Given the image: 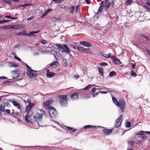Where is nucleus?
<instances>
[{
	"label": "nucleus",
	"instance_id": "nucleus-1",
	"mask_svg": "<svg viewBox=\"0 0 150 150\" xmlns=\"http://www.w3.org/2000/svg\"><path fill=\"white\" fill-rule=\"evenodd\" d=\"M31 105H28L26 108L25 112L27 113L25 117V120L27 122L32 124V121L31 120L28 119V118L32 116L33 114V112L31 110L32 108V104Z\"/></svg>",
	"mask_w": 150,
	"mask_h": 150
},
{
	"label": "nucleus",
	"instance_id": "nucleus-2",
	"mask_svg": "<svg viewBox=\"0 0 150 150\" xmlns=\"http://www.w3.org/2000/svg\"><path fill=\"white\" fill-rule=\"evenodd\" d=\"M40 111L42 113L40 114L38 113H36L34 116L33 118L35 121L37 122L41 121L42 118L44 115L45 114V112L42 109L40 110Z\"/></svg>",
	"mask_w": 150,
	"mask_h": 150
},
{
	"label": "nucleus",
	"instance_id": "nucleus-3",
	"mask_svg": "<svg viewBox=\"0 0 150 150\" xmlns=\"http://www.w3.org/2000/svg\"><path fill=\"white\" fill-rule=\"evenodd\" d=\"M60 99L59 103L62 106H66L67 105V96L66 95H60L58 96Z\"/></svg>",
	"mask_w": 150,
	"mask_h": 150
},
{
	"label": "nucleus",
	"instance_id": "nucleus-4",
	"mask_svg": "<svg viewBox=\"0 0 150 150\" xmlns=\"http://www.w3.org/2000/svg\"><path fill=\"white\" fill-rule=\"evenodd\" d=\"M116 106L120 108L122 112H124L125 107V101L123 99H120L119 100V102L117 104Z\"/></svg>",
	"mask_w": 150,
	"mask_h": 150
},
{
	"label": "nucleus",
	"instance_id": "nucleus-5",
	"mask_svg": "<svg viewBox=\"0 0 150 150\" xmlns=\"http://www.w3.org/2000/svg\"><path fill=\"white\" fill-rule=\"evenodd\" d=\"M49 113L50 116L54 117L57 115V112L55 108L52 107H50L49 108Z\"/></svg>",
	"mask_w": 150,
	"mask_h": 150
},
{
	"label": "nucleus",
	"instance_id": "nucleus-6",
	"mask_svg": "<svg viewBox=\"0 0 150 150\" xmlns=\"http://www.w3.org/2000/svg\"><path fill=\"white\" fill-rule=\"evenodd\" d=\"M122 115H121L115 120V127L116 128L118 127L121 125L122 121Z\"/></svg>",
	"mask_w": 150,
	"mask_h": 150
},
{
	"label": "nucleus",
	"instance_id": "nucleus-7",
	"mask_svg": "<svg viewBox=\"0 0 150 150\" xmlns=\"http://www.w3.org/2000/svg\"><path fill=\"white\" fill-rule=\"evenodd\" d=\"M11 72L12 76V79H14L18 77L20 73V71L19 69H17L11 71Z\"/></svg>",
	"mask_w": 150,
	"mask_h": 150
},
{
	"label": "nucleus",
	"instance_id": "nucleus-8",
	"mask_svg": "<svg viewBox=\"0 0 150 150\" xmlns=\"http://www.w3.org/2000/svg\"><path fill=\"white\" fill-rule=\"evenodd\" d=\"M53 102V100H48L43 103L44 106L46 108L51 107L50 105Z\"/></svg>",
	"mask_w": 150,
	"mask_h": 150
},
{
	"label": "nucleus",
	"instance_id": "nucleus-9",
	"mask_svg": "<svg viewBox=\"0 0 150 150\" xmlns=\"http://www.w3.org/2000/svg\"><path fill=\"white\" fill-rule=\"evenodd\" d=\"M113 129H105L103 130V134L105 135H108L111 134L112 131Z\"/></svg>",
	"mask_w": 150,
	"mask_h": 150
},
{
	"label": "nucleus",
	"instance_id": "nucleus-10",
	"mask_svg": "<svg viewBox=\"0 0 150 150\" xmlns=\"http://www.w3.org/2000/svg\"><path fill=\"white\" fill-rule=\"evenodd\" d=\"M27 75L30 78H35L37 76L38 74H33L31 73L30 71L27 70L26 72Z\"/></svg>",
	"mask_w": 150,
	"mask_h": 150
},
{
	"label": "nucleus",
	"instance_id": "nucleus-11",
	"mask_svg": "<svg viewBox=\"0 0 150 150\" xmlns=\"http://www.w3.org/2000/svg\"><path fill=\"white\" fill-rule=\"evenodd\" d=\"M63 46L64 47L62 52H64L66 53L69 54L70 53V51L67 47V45L65 44H64L63 45Z\"/></svg>",
	"mask_w": 150,
	"mask_h": 150
},
{
	"label": "nucleus",
	"instance_id": "nucleus-12",
	"mask_svg": "<svg viewBox=\"0 0 150 150\" xmlns=\"http://www.w3.org/2000/svg\"><path fill=\"white\" fill-rule=\"evenodd\" d=\"M71 97L72 100H77L79 98V95L77 93L74 92L71 94Z\"/></svg>",
	"mask_w": 150,
	"mask_h": 150
},
{
	"label": "nucleus",
	"instance_id": "nucleus-13",
	"mask_svg": "<svg viewBox=\"0 0 150 150\" xmlns=\"http://www.w3.org/2000/svg\"><path fill=\"white\" fill-rule=\"evenodd\" d=\"M55 75L54 73L50 72L49 69H47L46 76L47 78H50L53 77Z\"/></svg>",
	"mask_w": 150,
	"mask_h": 150
},
{
	"label": "nucleus",
	"instance_id": "nucleus-14",
	"mask_svg": "<svg viewBox=\"0 0 150 150\" xmlns=\"http://www.w3.org/2000/svg\"><path fill=\"white\" fill-rule=\"evenodd\" d=\"M81 45L87 47H90L91 46V44L88 42L85 41H81L80 42Z\"/></svg>",
	"mask_w": 150,
	"mask_h": 150
},
{
	"label": "nucleus",
	"instance_id": "nucleus-15",
	"mask_svg": "<svg viewBox=\"0 0 150 150\" xmlns=\"http://www.w3.org/2000/svg\"><path fill=\"white\" fill-rule=\"evenodd\" d=\"M8 65L10 67H14L16 68L18 67L19 66V65L16 64L12 62H8Z\"/></svg>",
	"mask_w": 150,
	"mask_h": 150
},
{
	"label": "nucleus",
	"instance_id": "nucleus-16",
	"mask_svg": "<svg viewBox=\"0 0 150 150\" xmlns=\"http://www.w3.org/2000/svg\"><path fill=\"white\" fill-rule=\"evenodd\" d=\"M58 63L56 61L52 62L49 65L50 66H51L54 68H56L58 65Z\"/></svg>",
	"mask_w": 150,
	"mask_h": 150
},
{
	"label": "nucleus",
	"instance_id": "nucleus-17",
	"mask_svg": "<svg viewBox=\"0 0 150 150\" xmlns=\"http://www.w3.org/2000/svg\"><path fill=\"white\" fill-rule=\"evenodd\" d=\"M56 46L57 47L59 50L61 52H62L63 48L62 45L58 43L56 44Z\"/></svg>",
	"mask_w": 150,
	"mask_h": 150
},
{
	"label": "nucleus",
	"instance_id": "nucleus-18",
	"mask_svg": "<svg viewBox=\"0 0 150 150\" xmlns=\"http://www.w3.org/2000/svg\"><path fill=\"white\" fill-rule=\"evenodd\" d=\"M89 49L90 48H88V49H85L84 48L81 46H78L77 48V50L80 52Z\"/></svg>",
	"mask_w": 150,
	"mask_h": 150
},
{
	"label": "nucleus",
	"instance_id": "nucleus-19",
	"mask_svg": "<svg viewBox=\"0 0 150 150\" xmlns=\"http://www.w3.org/2000/svg\"><path fill=\"white\" fill-rule=\"evenodd\" d=\"M25 65L27 67V71H30L32 73L36 72H37V71H35L32 69L27 64H25Z\"/></svg>",
	"mask_w": 150,
	"mask_h": 150
},
{
	"label": "nucleus",
	"instance_id": "nucleus-20",
	"mask_svg": "<svg viewBox=\"0 0 150 150\" xmlns=\"http://www.w3.org/2000/svg\"><path fill=\"white\" fill-rule=\"evenodd\" d=\"M12 103L18 109L21 110L20 106L18 103L16 102L15 101H13Z\"/></svg>",
	"mask_w": 150,
	"mask_h": 150
},
{
	"label": "nucleus",
	"instance_id": "nucleus-21",
	"mask_svg": "<svg viewBox=\"0 0 150 150\" xmlns=\"http://www.w3.org/2000/svg\"><path fill=\"white\" fill-rule=\"evenodd\" d=\"M98 69V72L100 75L101 76H103V68L101 67H97Z\"/></svg>",
	"mask_w": 150,
	"mask_h": 150
},
{
	"label": "nucleus",
	"instance_id": "nucleus-22",
	"mask_svg": "<svg viewBox=\"0 0 150 150\" xmlns=\"http://www.w3.org/2000/svg\"><path fill=\"white\" fill-rule=\"evenodd\" d=\"M5 105V103L4 102L1 104L0 107V110L1 112H4Z\"/></svg>",
	"mask_w": 150,
	"mask_h": 150
},
{
	"label": "nucleus",
	"instance_id": "nucleus-23",
	"mask_svg": "<svg viewBox=\"0 0 150 150\" xmlns=\"http://www.w3.org/2000/svg\"><path fill=\"white\" fill-rule=\"evenodd\" d=\"M52 19L53 21L54 22H59L61 20V19L60 18H57L54 17H52Z\"/></svg>",
	"mask_w": 150,
	"mask_h": 150
},
{
	"label": "nucleus",
	"instance_id": "nucleus-24",
	"mask_svg": "<svg viewBox=\"0 0 150 150\" xmlns=\"http://www.w3.org/2000/svg\"><path fill=\"white\" fill-rule=\"evenodd\" d=\"M113 62L115 64L117 65L120 64L121 63V62L120 60L117 58L115 59V60L113 61Z\"/></svg>",
	"mask_w": 150,
	"mask_h": 150
},
{
	"label": "nucleus",
	"instance_id": "nucleus-25",
	"mask_svg": "<svg viewBox=\"0 0 150 150\" xmlns=\"http://www.w3.org/2000/svg\"><path fill=\"white\" fill-rule=\"evenodd\" d=\"M23 27V25H14V29H17Z\"/></svg>",
	"mask_w": 150,
	"mask_h": 150
},
{
	"label": "nucleus",
	"instance_id": "nucleus-26",
	"mask_svg": "<svg viewBox=\"0 0 150 150\" xmlns=\"http://www.w3.org/2000/svg\"><path fill=\"white\" fill-rule=\"evenodd\" d=\"M49 53L53 55L55 58H56V54H57V53L54 50H52L50 52L49 51Z\"/></svg>",
	"mask_w": 150,
	"mask_h": 150
},
{
	"label": "nucleus",
	"instance_id": "nucleus-27",
	"mask_svg": "<svg viewBox=\"0 0 150 150\" xmlns=\"http://www.w3.org/2000/svg\"><path fill=\"white\" fill-rule=\"evenodd\" d=\"M17 35H22L25 36H28V33H25L24 32H21L16 34Z\"/></svg>",
	"mask_w": 150,
	"mask_h": 150
},
{
	"label": "nucleus",
	"instance_id": "nucleus-28",
	"mask_svg": "<svg viewBox=\"0 0 150 150\" xmlns=\"http://www.w3.org/2000/svg\"><path fill=\"white\" fill-rule=\"evenodd\" d=\"M67 128L68 130L71 131L72 132H74L76 130V129H74L73 128L69 127H67Z\"/></svg>",
	"mask_w": 150,
	"mask_h": 150
},
{
	"label": "nucleus",
	"instance_id": "nucleus-29",
	"mask_svg": "<svg viewBox=\"0 0 150 150\" xmlns=\"http://www.w3.org/2000/svg\"><path fill=\"white\" fill-rule=\"evenodd\" d=\"M132 3V0H127L125 2V4L126 5L128 6L130 5Z\"/></svg>",
	"mask_w": 150,
	"mask_h": 150
},
{
	"label": "nucleus",
	"instance_id": "nucleus-30",
	"mask_svg": "<svg viewBox=\"0 0 150 150\" xmlns=\"http://www.w3.org/2000/svg\"><path fill=\"white\" fill-rule=\"evenodd\" d=\"M110 6V3L109 2H108L107 3H105V4L104 6V8L105 9H108Z\"/></svg>",
	"mask_w": 150,
	"mask_h": 150
},
{
	"label": "nucleus",
	"instance_id": "nucleus-31",
	"mask_svg": "<svg viewBox=\"0 0 150 150\" xmlns=\"http://www.w3.org/2000/svg\"><path fill=\"white\" fill-rule=\"evenodd\" d=\"M3 2L10 5H11L12 3V1L10 0H3Z\"/></svg>",
	"mask_w": 150,
	"mask_h": 150
},
{
	"label": "nucleus",
	"instance_id": "nucleus-32",
	"mask_svg": "<svg viewBox=\"0 0 150 150\" xmlns=\"http://www.w3.org/2000/svg\"><path fill=\"white\" fill-rule=\"evenodd\" d=\"M49 53V51L47 50H42L41 52V53L42 54H48Z\"/></svg>",
	"mask_w": 150,
	"mask_h": 150
},
{
	"label": "nucleus",
	"instance_id": "nucleus-33",
	"mask_svg": "<svg viewBox=\"0 0 150 150\" xmlns=\"http://www.w3.org/2000/svg\"><path fill=\"white\" fill-rule=\"evenodd\" d=\"M116 75L115 72V71H112L110 72L109 74V76L111 77L113 76Z\"/></svg>",
	"mask_w": 150,
	"mask_h": 150
},
{
	"label": "nucleus",
	"instance_id": "nucleus-34",
	"mask_svg": "<svg viewBox=\"0 0 150 150\" xmlns=\"http://www.w3.org/2000/svg\"><path fill=\"white\" fill-rule=\"evenodd\" d=\"M34 31H32L30 32L29 33H28V36H35V35L34 34Z\"/></svg>",
	"mask_w": 150,
	"mask_h": 150
},
{
	"label": "nucleus",
	"instance_id": "nucleus-35",
	"mask_svg": "<svg viewBox=\"0 0 150 150\" xmlns=\"http://www.w3.org/2000/svg\"><path fill=\"white\" fill-rule=\"evenodd\" d=\"M112 100L114 104L116 105L118 102L117 99L114 97L112 98Z\"/></svg>",
	"mask_w": 150,
	"mask_h": 150
},
{
	"label": "nucleus",
	"instance_id": "nucleus-36",
	"mask_svg": "<svg viewBox=\"0 0 150 150\" xmlns=\"http://www.w3.org/2000/svg\"><path fill=\"white\" fill-rule=\"evenodd\" d=\"M130 75L134 77H136L137 76L136 73L134 72L133 70L131 71Z\"/></svg>",
	"mask_w": 150,
	"mask_h": 150
},
{
	"label": "nucleus",
	"instance_id": "nucleus-37",
	"mask_svg": "<svg viewBox=\"0 0 150 150\" xmlns=\"http://www.w3.org/2000/svg\"><path fill=\"white\" fill-rule=\"evenodd\" d=\"M74 6H72L69 9L70 12L71 13H72L74 12Z\"/></svg>",
	"mask_w": 150,
	"mask_h": 150
},
{
	"label": "nucleus",
	"instance_id": "nucleus-38",
	"mask_svg": "<svg viewBox=\"0 0 150 150\" xmlns=\"http://www.w3.org/2000/svg\"><path fill=\"white\" fill-rule=\"evenodd\" d=\"M103 56L105 57L109 58L110 57L111 55L110 53H109L108 54H104V55H103Z\"/></svg>",
	"mask_w": 150,
	"mask_h": 150
},
{
	"label": "nucleus",
	"instance_id": "nucleus-39",
	"mask_svg": "<svg viewBox=\"0 0 150 150\" xmlns=\"http://www.w3.org/2000/svg\"><path fill=\"white\" fill-rule=\"evenodd\" d=\"M104 7L100 6L98 10V13H100L102 11Z\"/></svg>",
	"mask_w": 150,
	"mask_h": 150
},
{
	"label": "nucleus",
	"instance_id": "nucleus-40",
	"mask_svg": "<svg viewBox=\"0 0 150 150\" xmlns=\"http://www.w3.org/2000/svg\"><path fill=\"white\" fill-rule=\"evenodd\" d=\"M144 133V132L143 131H141L140 132H137L136 134L138 135H144V134L143 133Z\"/></svg>",
	"mask_w": 150,
	"mask_h": 150
},
{
	"label": "nucleus",
	"instance_id": "nucleus-41",
	"mask_svg": "<svg viewBox=\"0 0 150 150\" xmlns=\"http://www.w3.org/2000/svg\"><path fill=\"white\" fill-rule=\"evenodd\" d=\"M40 42L43 44H45L47 43V41L43 39L41 40Z\"/></svg>",
	"mask_w": 150,
	"mask_h": 150
},
{
	"label": "nucleus",
	"instance_id": "nucleus-42",
	"mask_svg": "<svg viewBox=\"0 0 150 150\" xmlns=\"http://www.w3.org/2000/svg\"><path fill=\"white\" fill-rule=\"evenodd\" d=\"M91 86V85H89L83 88V90H88Z\"/></svg>",
	"mask_w": 150,
	"mask_h": 150
},
{
	"label": "nucleus",
	"instance_id": "nucleus-43",
	"mask_svg": "<svg viewBox=\"0 0 150 150\" xmlns=\"http://www.w3.org/2000/svg\"><path fill=\"white\" fill-rule=\"evenodd\" d=\"M131 125V123L130 122H128L126 123V127H130Z\"/></svg>",
	"mask_w": 150,
	"mask_h": 150
},
{
	"label": "nucleus",
	"instance_id": "nucleus-44",
	"mask_svg": "<svg viewBox=\"0 0 150 150\" xmlns=\"http://www.w3.org/2000/svg\"><path fill=\"white\" fill-rule=\"evenodd\" d=\"M99 65L103 66H105L108 65V64L105 62H102L100 63Z\"/></svg>",
	"mask_w": 150,
	"mask_h": 150
},
{
	"label": "nucleus",
	"instance_id": "nucleus-45",
	"mask_svg": "<svg viewBox=\"0 0 150 150\" xmlns=\"http://www.w3.org/2000/svg\"><path fill=\"white\" fill-rule=\"evenodd\" d=\"M12 54H14V57L16 59H17L19 61H21V59L20 58H19L16 55V54H14L13 53H12Z\"/></svg>",
	"mask_w": 150,
	"mask_h": 150
},
{
	"label": "nucleus",
	"instance_id": "nucleus-46",
	"mask_svg": "<svg viewBox=\"0 0 150 150\" xmlns=\"http://www.w3.org/2000/svg\"><path fill=\"white\" fill-rule=\"evenodd\" d=\"M0 29H8L7 25L2 26L0 27Z\"/></svg>",
	"mask_w": 150,
	"mask_h": 150
},
{
	"label": "nucleus",
	"instance_id": "nucleus-47",
	"mask_svg": "<svg viewBox=\"0 0 150 150\" xmlns=\"http://www.w3.org/2000/svg\"><path fill=\"white\" fill-rule=\"evenodd\" d=\"M27 101L28 102L29 104V105H31L30 104H32V107L33 106V103H31V100L30 99H28L27 100Z\"/></svg>",
	"mask_w": 150,
	"mask_h": 150
},
{
	"label": "nucleus",
	"instance_id": "nucleus-48",
	"mask_svg": "<svg viewBox=\"0 0 150 150\" xmlns=\"http://www.w3.org/2000/svg\"><path fill=\"white\" fill-rule=\"evenodd\" d=\"M53 1L55 2L56 3H61L62 0H52Z\"/></svg>",
	"mask_w": 150,
	"mask_h": 150
},
{
	"label": "nucleus",
	"instance_id": "nucleus-49",
	"mask_svg": "<svg viewBox=\"0 0 150 150\" xmlns=\"http://www.w3.org/2000/svg\"><path fill=\"white\" fill-rule=\"evenodd\" d=\"M8 29H14V25H7Z\"/></svg>",
	"mask_w": 150,
	"mask_h": 150
},
{
	"label": "nucleus",
	"instance_id": "nucleus-50",
	"mask_svg": "<svg viewBox=\"0 0 150 150\" xmlns=\"http://www.w3.org/2000/svg\"><path fill=\"white\" fill-rule=\"evenodd\" d=\"M133 143L134 141H128L127 142L128 144L130 145H133Z\"/></svg>",
	"mask_w": 150,
	"mask_h": 150
},
{
	"label": "nucleus",
	"instance_id": "nucleus-51",
	"mask_svg": "<svg viewBox=\"0 0 150 150\" xmlns=\"http://www.w3.org/2000/svg\"><path fill=\"white\" fill-rule=\"evenodd\" d=\"M144 8L146 9V11H147L150 12V9L148 8L147 6H144Z\"/></svg>",
	"mask_w": 150,
	"mask_h": 150
},
{
	"label": "nucleus",
	"instance_id": "nucleus-52",
	"mask_svg": "<svg viewBox=\"0 0 150 150\" xmlns=\"http://www.w3.org/2000/svg\"><path fill=\"white\" fill-rule=\"evenodd\" d=\"M47 13L46 12H45L44 13L42 14V16L41 17V18H42L43 17H44L45 16Z\"/></svg>",
	"mask_w": 150,
	"mask_h": 150
},
{
	"label": "nucleus",
	"instance_id": "nucleus-53",
	"mask_svg": "<svg viewBox=\"0 0 150 150\" xmlns=\"http://www.w3.org/2000/svg\"><path fill=\"white\" fill-rule=\"evenodd\" d=\"M34 17V16H31L30 17H29V18H27V19L28 20H31L32 19H33Z\"/></svg>",
	"mask_w": 150,
	"mask_h": 150
},
{
	"label": "nucleus",
	"instance_id": "nucleus-54",
	"mask_svg": "<svg viewBox=\"0 0 150 150\" xmlns=\"http://www.w3.org/2000/svg\"><path fill=\"white\" fill-rule=\"evenodd\" d=\"M111 58L112 59L113 61H114L115 60V59L116 58L115 57L114 55L112 56L111 57Z\"/></svg>",
	"mask_w": 150,
	"mask_h": 150
},
{
	"label": "nucleus",
	"instance_id": "nucleus-55",
	"mask_svg": "<svg viewBox=\"0 0 150 150\" xmlns=\"http://www.w3.org/2000/svg\"><path fill=\"white\" fill-rule=\"evenodd\" d=\"M88 128H90V129H93V128L96 127V126H93L91 125H88Z\"/></svg>",
	"mask_w": 150,
	"mask_h": 150
},
{
	"label": "nucleus",
	"instance_id": "nucleus-56",
	"mask_svg": "<svg viewBox=\"0 0 150 150\" xmlns=\"http://www.w3.org/2000/svg\"><path fill=\"white\" fill-rule=\"evenodd\" d=\"M142 37H144V38H145V39L147 40H149V39L148 38V37L146 36V35H142Z\"/></svg>",
	"mask_w": 150,
	"mask_h": 150
},
{
	"label": "nucleus",
	"instance_id": "nucleus-57",
	"mask_svg": "<svg viewBox=\"0 0 150 150\" xmlns=\"http://www.w3.org/2000/svg\"><path fill=\"white\" fill-rule=\"evenodd\" d=\"M68 64L67 62H65L63 64V66L64 67H66L67 66Z\"/></svg>",
	"mask_w": 150,
	"mask_h": 150
},
{
	"label": "nucleus",
	"instance_id": "nucleus-58",
	"mask_svg": "<svg viewBox=\"0 0 150 150\" xmlns=\"http://www.w3.org/2000/svg\"><path fill=\"white\" fill-rule=\"evenodd\" d=\"M80 77L79 76L77 75H75L74 76V77L76 79H77Z\"/></svg>",
	"mask_w": 150,
	"mask_h": 150
},
{
	"label": "nucleus",
	"instance_id": "nucleus-59",
	"mask_svg": "<svg viewBox=\"0 0 150 150\" xmlns=\"http://www.w3.org/2000/svg\"><path fill=\"white\" fill-rule=\"evenodd\" d=\"M105 3L104 1H102L101 4H100V6L104 7Z\"/></svg>",
	"mask_w": 150,
	"mask_h": 150
},
{
	"label": "nucleus",
	"instance_id": "nucleus-60",
	"mask_svg": "<svg viewBox=\"0 0 150 150\" xmlns=\"http://www.w3.org/2000/svg\"><path fill=\"white\" fill-rule=\"evenodd\" d=\"M132 67L133 69H134L135 68L136 64H132Z\"/></svg>",
	"mask_w": 150,
	"mask_h": 150
},
{
	"label": "nucleus",
	"instance_id": "nucleus-61",
	"mask_svg": "<svg viewBox=\"0 0 150 150\" xmlns=\"http://www.w3.org/2000/svg\"><path fill=\"white\" fill-rule=\"evenodd\" d=\"M52 9L50 8H49L47 9V11L46 12L48 14V13L52 11Z\"/></svg>",
	"mask_w": 150,
	"mask_h": 150
},
{
	"label": "nucleus",
	"instance_id": "nucleus-62",
	"mask_svg": "<svg viewBox=\"0 0 150 150\" xmlns=\"http://www.w3.org/2000/svg\"><path fill=\"white\" fill-rule=\"evenodd\" d=\"M27 6L26 4H23L21 5L20 6H22L23 7H25Z\"/></svg>",
	"mask_w": 150,
	"mask_h": 150
},
{
	"label": "nucleus",
	"instance_id": "nucleus-63",
	"mask_svg": "<svg viewBox=\"0 0 150 150\" xmlns=\"http://www.w3.org/2000/svg\"><path fill=\"white\" fill-rule=\"evenodd\" d=\"M75 11L76 12H77L78 11V5H77L76 6V8Z\"/></svg>",
	"mask_w": 150,
	"mask_h": 150
},
{
	"label": "nucleus",
	"instance_id": "nucleus-64",
	"mask_svg": "<svg viewBox=\"0 0 150 150\" xmlns=\"http://www.w3.org/2000/svg\"><path fill=\"white\" fill-rule=\"evenodd\" d=\"M146 50L147 52L150 55V50H148L147 49H146Z\"/></svg>",
	"mask_w": 150,
	"mask_h": 150
}]
</instances>
